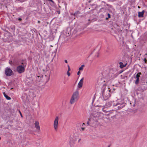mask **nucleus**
<instances>
[{
  "mask_svg": "<svg viewBox=\"0 0 147 147\" xmlns=\"http://www.w3.org/2000/svg\"><path fill=\"white\" fill-rule=\"evenodd\" d=\"M38 23H40V21H38Z\"/></svg>",
  "mask_w": 147,
  "mask_h": 147,
  "instance_id": "nucleus-35",
  "label": "nucleus"
},
{
  "mask_svg": "<svg viewBox=\"0 0 147 147\" xmlns=\"http://www.w3.org/2000/svg\"><path fill=\"white\" fill-rule=\"evenodd\" d=\"M110 147V145H109L107 147Z\"/></svg>",
  "mask_w": 147,
  "mask_h": 147,
  "instance_id": "nucleus-38",
  "label": "nucleus"
},
{
  "mask_svg": "<svg viewBox=\"0 0 147 147\" xmlns=\"http://www.w3.org/2000/svg\"><path fill=\"white\" fill-rule=\"evenodd\" d=\"M88 119V120H89L88 121H90V119Z\"/></svg>",
  "mask_w": 147,
  "mask_h": 147,
  "instance_id": "nucleus-36",
  "label": "nucleus"
},
{
  "mask_svg": "<svg viewBox=\"0 0 147 147\" xmlns=\"http://www.w3.org/2000/svg\"><path fill=\"white\" fill-rule=\"evenodd\" d=\"M65 63H67V60H65Z\"/></svg>",
  "mask_w": 147,
  "mask_h": 147,
  "instance_id": "nucleus-26",
  "label": "nucleus"
},
{
  "mask_svg": "<svg viewBox=\"0 0 147 147\" xmlns=\"http://www.w3.org/2000/svg\"><path fill=\"white\" fill-rule=\"evenodd\" d=\"M144 10H143L142 12H139L138 13V16L139 18H142L143 16V15L144 12Z\"/></svg>",
  "mask_w": 147,
  "mask_h": 147,
  "instance_id": "nucleus-10",
  "label": "nucleus"
},
{
  "mask_svg": "<svg viewBox=\"0 0 147 147\" xmlns=\"http://www.w3.org/2000/svg\"><path fill=\"white\" fill-rule=\"evenodd\" d=\"M11 63V62H10V61H9V63Z\"/></svg>",
  "mask_w": 147,
  "mask_h": 147,
  "instance_id": "nucleus-43",
  "label": "nucleus"
},
{
  "mask_svg": "<svg viewBox=\"0 0 147 147\" xmlns=\"http://www.w3.org/2000/svg\"><path fill=\"white\" fill-rule=\"evenodd\" d=\"M3 94L4 97L7 100H10L11 99V98L9 96H7L5 92H3Z\"/></svg>",
  "mask_w": 147,
  "mask_h": 147,
  "instance_id": "nucleus-13",
  "label": "nucleus"
},
{
  "mask_svg": "<svg viewBox=\"0 0 147 147\" xmlns=\"http://www.w3.org/2000/svg\"><path fill=\"white\" fill-rule=\"evenodd\" d=\"M42 76H41L40 77V78L41 79L40 80H41L42 79Z\"/></svg>",
  "mask_w": 147,
  "mask_h": 147,
  "instance_id": "nucleus-31",
  "label": "nucleus"
},
{
  "mask_svg": "<svg viewBox=\"0 0 147 147\" xmlns=\"http://www.w3.org/2000/svg\"><path fill=\"white\" fill-rule=\"evenodd\" d=\"M138 8H140V7L139 6H138Z\"/></svg>",
  "mask_w": 147,
  "mask_h": 147,
  "instance_id": "nucleus-44",
  "label": "nucleus"
},
{
  "mask_svg": "<svg viewBox=\"0 0 147 147\" xmlns=\"http://www.w3.org/2000/svg\"><path fill=\"white\" fill-rule=\"evenodd\" d=\"M105 9L103 8H102L100 9V11H105Z\"/></svg>",
  "mask_w": 147,
  "mask_h": 147,
  "instance_id": "nucleus-19",
  "label": "nucleus"
},
{
  "mask_svg": "<svg viewBox=\"0 0 147 147\" xmlns=\"http://www.w3.org/2000/svg\"><path fill=\"white\" fill-rule=\"evenodd\" d=\"M21 65L22 67L26 68L27 65V62L26 60H22L21 63Z\"/></svg>",
  "mask_w": 147,
  "mask_h": 147,
  "instance_id": "nucleus-9",
  "label": "nucleus"
},
{
  "mask_svg": "<svg viewBox=\"0 0 147 147\" xmlns=\"http://www.w3.org/2000/svg\"><path fill=\"white\" fill-rule=\"evenodd\" d=\"M67 75L68 76H70V74L69 72V71H67Z\"/></svg>",
  "mask_w": 147,
  "mask_h": 147,
  "instance_id": "nucleus-21",
  "label": "nucleus"
},
{
  "mask_svg": "<svg viewBox=\"0 0 147 147\" xmlns=\"http://www.w3.org/2000/svg\"><path fill=\"white\" fill-rule=\"evenodd\" d=\"M84 78H82L80 80L78 84V87L79 88H81L82 87Z\"/></svg>",
  "mask_w": 147,
  "mask_h": 147,
  "instance_id": "nucleus-7",
  "label": "nucleus"
},
{
  "mask_svg": "<svg viewBox=\"0 0 147 147\" xmlns=\"http://www.w3.org/2000/svg\"><path fill=\"white\" fill-rule=\"evenodd\" d=\"M145 55H147V54H146H146H145Z\"/></svg>",
  "mask_w": 147,
  "mask_h": 147,
  "instance_id": "nucleus-41",
  "label": "nucleus"
},
{
  "mask_svg": "<svg viewBox=\"0 0 147 147\" xmlns=\"http://www.w3.org/2000/svg\"><path fill=\"white\" fill-rule=\"evenodd\" d=\"M85 128V127H81V129H80V130L81 131H84V130Z\"/></svg>",
  "mask_w": 147,
  "mask_h": 147,
  "instance_id": "nucleus-18",
  "label": "nucleus"
},
{
  "mask_svg": "<svg viewBox=\"0 0 147 147\" xmlns=\"http://www.w3.org/2000/svg\"><path fill=\"white\" fill-rule=\"evenodd\" d=\"M85 125V123H83L82 124V126H83V125Z\"/></svg>",
  "mask_w": 147,
  "mask_h": 147,
  "instance_id": "nucleus-34",
  "label": "nucleus"
},
{
  "mask_svg": "<svg viewBox=\"0 0 147 147\" xmlns=\"http://www.w3.org/2000/svg\"><path fill=\"white\" fill-rule=\"evenodd\" d=\"M79 93L78 90H76L74 92L71 96L70 101L71 104H74L75 102L77 101L79 98Z\"/></svg>",
  "mask_w": 147,
  "mask_h": 147,
  "instance_id": "nucleus-2",
  "label": "nucleus"
},
{
  "mask_svg": "<svg viewBox=\"0 0 147 147\" xmlns=\"http://www.w3.org/2000/svg\"><path fill=\"white\" fill-rule=\"evenodd\" d=\"M110 116H111V115L112 114V112H111L110 113Z\"/></svg>",
  "mask_w": 147,
  "mask_h": 147,
  "instance_id": "nucleus-33",
  "label": "nucleus"
},
{
  "mask_svg": "<svg viewBox=\"0 0 147 147\" xmlns=\"http://www.w3.org/2000/svg\"><path fill=\"white\" fill-rule=\"evenodd\" d=\"M34 124L36 128L38 130H40V127L38 122L37 121H36Z\"/></svg>",
  "mask_w": 147,
  "mask_h": 147,
  "instance_id": "nucleus-11",
  "label": "nucleus"
},
{
  "mask_svg": "<svg viewBox=\"0 0 147 147\" xmlns=\"http://www.w3.org/2000/svg\"><path fill=\"white\" fill-rule=\"evenodd\" d=\"M139 82V79H136V80L135 82V84H136L137 85L138 84Z\"/></svg>",
  "mask_w": 147,
  "mask_h": 147,
  "instance_id": "nucleus-17",
  "label": "nucleus"
},
{
  "mask_svg": "<svg viewBox=\"0 0 147 147\" xmlns=\"http://www.w3.org/2000/svg\"><path fill=\"white\" fill-rule=\"evenodd\" d=\"M25 68L22 65H19L16 68L17 71L19 74H21L25 71Z\"/></svg>",
  "mask_w": 147,
  "mask_h": 147,
  "instance_id": "nucleus-5",
  "label": "nucleus"
},
{
  "mask_svg": "<svg viewBox=\"0 0 147 147\" xmlns=\"http://www.w3.org/2000/svg\"><path fill=\"white\" fill-rule=\"evenodd\" d=\"M39 77H40V76H37V78H39Z\"/></svg>",
  "mask_w": 147,
  "mask_h": 147,
  "instance_id": "nucleus-32",
  "label": "nucleus"
},
{
  "mask_svg": "<svg viewBox=\"0 0 147 147\" xmlns=\"http://www.w3.org/2000/svg\"><path fill=\"white\" fill-rule=\"evenodd\" d=\"M98 57V55H97V57Z\"/></svg>",
  "mask_w": 147,
  "mask_h": 147,
  "instance_id": "nucleus-45",
  "label": "nucleus"
},
{
  "mask_svg": "<svg viewBox=\"0 0 147 147\" xmlns=\"http://www.w3.org/2000/svg\"><path fill=\"white\" fill-rule=\"evenodd\" d=\"M141 74V73L140 72L138 73L136 75V77L135 78H136V79H139V78L140 76V75Z\"/></svg>",
  "mask_w": 147,
  "mask_h": 147,
  "instance_id": "nucleus-15",
  "label": "nucleus"
},
{
  "mask_svg": "<svg viewBox=\"0 0 147 147\" xmlns=\"http://www.w3.org/2000/svg\"><path fill=\"white\" fill-rule=\"evenodd\" d=\"M110 147V145H109L107 147Z\"/></svg>",
  "mask_w": 147,
  "mask_h": 147,
  "instance_id": "nucleus-39",
  "label": "nucleus"
},
{
  "mask_svg": "<svg viewBox=\"0 0 147 147\" xmlns=\"http://www.w3.org/2000/svg\"><path fill=\"white\" fill-rule=\"evenodd\" d=\"M144 61L145 63H147V60L146 59L144 58Z\"/></svg>",
  "mask_w": 147,
  "mask_h": 147,
  "instance_id": "nucleus-23",
  "label": "nucleus"
},
{
  "mask_svg": "<svg viewBox=\"0 0 147 147\" xmlns=\"http://www.w3.org/2000/svg\"><path fill=\"white\" fill-rule=\"evenodd\" d=\"M59 118L58 117H56L54 123V127L55 131L57 130Z\"/></svg>",
  "mask_w": 147,
  "mask_h": 147,
  "instance_id": "nucleus-6",
  "label": "nucleus"
},
{
  "mask_svg": "<svg viewBox=\"0 0 147 147\" xmlns=\"http://www.w3.org/2000/svg\"><path fill=\"white\" fill-rule=\"evenodd\" d=\"M67 66L68 67V69L67 71H69L70 70V67L69 65H67Z\"/></svg>",
  "mask_w": 147,
  "mask_h": 147,
  "instance_id": "nucleus-22",
  "label": "nucleus"
},
{
  "mask_svg": "<svg viewBox=\"0 0 147 147\" xmlns=\"http://www.w3.org/2000/svg\"><path fill=\"white\" fill-rule=\"evenodd\" d=\"M11 63V62H10V61H9V63Z\"/></svg>",
  "mask_w": 147,
  "mask_h": 147,
  "instance_id": "nucleus-42",
  "label": "nucleus"
},
{
  "mask_svg": "<svg viewBox=\"0 0 147 147\" xmlns=\"http://www.w3.org/2000/svg\"><path fill=\"white\" fill-rule=\"evenodd\" d=\"M80 71H79L78 72H77V75H80Z\"/></svg>",
  "mask_w": 147,
  "mask_h": 147,
  "instance_id": "nucleus-25",
  "label": "nucleus"
},
{
  "mask_svg": "<svg viewBox=\"0 0 147 147\" xmlns=\"http://www.w3.org/2000/svg\"><path fill=\"white\" fill-rule=\"evenodd\" d=\"M119 64H120V67L121 68H122L125 67L126 65H124L123 63L121 62H120Z\"/></svg>",
  "mask_w": 147,
  "mask_h": 147,
  "instance_id": "nucleus-14",
  "label": "nucleus"
},
{
  "mask_svg": "<svg viewBox=\"0 0 147 147\" xmlns=\"http://www.w3.org/2000/svg\"><path fill=\"white\" fill-rule=\"evenodd\" d=\"M71 29L70 28L68 27L66 29V36H69L71 34Z\"/></svg>",
  "mask_w": 147,
  "mask_h": 147,
  "instance_id": "nucleus-8",
  "label": "nucleus"
},
{
  "mask_svg": "<svg viewBox=\"0 0 147 147\" xmlns=\"http://www.w3.org/2000/svg\"><path fill=\"white\" fill-rule=\"evenodd\" d=\"M110 147V145H109L107 147Z\"/></svg>",
  "mask_w": 147,
  "mask_h": 147,
  "instance_id": "nucleus-37",
  "label": "nucleus"
},
{
  "mask_svg": "<svg viewBox=\"0 0 147 147\" xmlns=\"http://www.w3.org/2000/svg\"><path fill=\"white\" fill-rule=\"evenodd\" d=\"M106 85L104 84L102 88V96L105 100L108 99L111 96L109 93L111 90L109 88H106Z\"/></svg>",
  "mask_w": 147,
  "mask_h": 147,
  "instance_id": "nucleus-1",
  "label": "nucleus"
},
{
  "mask_svg": "<svg viewBox=\"0 0 147 147\" xmlns=\"http://www.w3.org/2000/svg\"><path fill=\"white\" fill-rule=\"evenodd\" d=\"M81 140V139H80V138L78 140V142H79Z\"/></svg>",
  "mask_w": 147,
  "mask_h": 147,
  "instance_id": "nucleus-28",
  "label": "nucleus"
},
{
  "mask_svg": "<svg viewBox=\"0 0 147 147\" xmlns=\"http://www.w3.org/2000/svg\"><path fill=\"white\" fill-rule=\"evenodd\" d=\"M84 66V65H82L79 68V71H81L83 69V67Z\"/></svg>",
  "mask_w": 147,
  "mask_h": 147,
  "instance_id": "nucleus-16",
  "label": "nucleus"
},
{
  "mask_svg": "<svg viewBox=\"0 0 147 147\" xmlns=\"http://www.w3.org/2000/svg\"><path fill=\"white\" fill-rule=\"evenodd\" d=\"M1 137H0V140H1Z\"/></svg>",
  "mask_w": 147,
  "mask_h": 147,
  "instance_id": "nucleus-47",
  "label": "nucleus"
},
{
  "mask_svg": "<svg viewBox=\"0 0 147 147\" xmlns=\"http://www.w3.org/2000/svg\"><path fill=\"white\" fill-rule=\"evenodd\" d=\"M5 73L6 76H9L12 75L13 72L10 68L7 67L5 69Z\"/></svg>",
  "mask_w": 147,
  "mask_h": 147,
  "instance_id": "nucleus-4",
  "label": "nucleus"
},
{
  "mask_svg": "<svg viewBox=\"0 0 147 147\" xmlns=\"http://www.w3.org/2000/svg\"><path fill=\"white\" fill-rule=\"evenodd\" d=\"M89 121H88V122H87V124L89 125Z\"/></svg>",
  "mask_w": 147,
  "mask_h": 147,
  "instance_id": "nucleus-30",
  "label": "nucleus"
},
{
  "mask_svg": "<svg viewBox=\"0 0 147 147\" xmlns=\"http://www.w3.org/2000/svg\"><path fill=\"white\" fill-rule=\"evenodd\" d=\"M80 14V13L78 11H77L76 12L74 13H71V15L74 16H76V18H78V15Z\"/></svg>",
  "mask_w": 147,
  "mask_h": 147,
  "instance_id": "nucleus-12",
  "label": "nucleus"
},
{
  "mask_svg": "<svg viewBox=\"0 0 147 147\" xmlns=\"http://www.w3.org/2000/svg\"><path fill=\"white\" fill-rule=\"evenodd\" d=\"M115 116H116V115H114L113 116H112V115H111V117L112 118H113V117H114Z\"/></svg>",
  "mask_w": 147,
  "mask_h": 147,
  "instance_id": "nucleus-24",
  "label": "nucleus"
},
{
  "mask_svg": "<svg viewBox=\"0 0 147 147\" xmlns=\"http://www.w3.org/2000/svg\"><path fill=\"white\" fill-rule=\"evenodd\" d=\"M76 140V139L74 140V141H75Z\"/></svg>",
  "mask_w": 147,
  "mask_h": 147,
  "instance_id": "nucleus-46",
  "label": "nucleus"
},
{
  "mask_svg": "<svg viewBox=\"0 0 147 147\" xmlns=\"http://www.w3.org/2000/svg\"><path fill=\"white\" fill-rule=\"evenodd\" d=\"M107 15H108V18L106 17V18H111V15H110V14L108 13L107 14Z\"/></svg>",
  "mask_w": 147,
  "mask_h": 147,
  "instance_id": "nucleus-20",
  "label": "nucleus"
},
{
  "mask_svg": "<svg viewBox=\"0 0 147 147\" xmlns=\"http://www.w3.org/2000/svg\"><path fill=\"white\" fill-rule=\"evenodd\" d=\"M20 115H21V116L22 117V113H21V112H20Z\"/></svg>",
  "mask_w": 147,
  "mask_h": 147,
  "instance_id": "nucleus-27",
  "label": "nucleus"
},
{
  "mask_svg": "<svg viewBox=\"0 0 147 147\" xmlns=\"http://www.w3.org/2000/svg\"><path fill=\"white\" fill-rule=\"evenodd\" d=\"M125 104L124 102L123 101H122L121 102H119L116 103V105H113L114 109H113V111H115L125 107Z\"/></svg>",
  "mask_w": 147,
  "mask_h": 147,
  "instance_id": "nucleus-3",
  "label": "nucleus"
},
{
  "mask_svg": "<svg viewBox=\"0 0 147 147\" xmlns=\"http://www.w3.org/2000/svg\"><path fill=\"white\" fill-rule=\"evenodd\" d=\"M90 19H89L88 20V21H90Z\"/></svg>",
  "mask_w": 147,
  "mask_h": 147,
  "instance_id": "nucleus-40",
  "label": "nucleus"
},
{
  "mask_svg": "<svg viewBox=\"0 0 147 147\" xmlns=\"http://www.w3.org/2000/svg\"><path fill=\"white\" fill-rule=\"evenodd\" d=\"M22 19H18V20L19 21H21L22 20Z\"/></svg>",
  "mask_w": 147,
  "mask_h": 147,
  "instance_id": "nucleus-29",
  "label": "nucleus"
}]
</instances>
